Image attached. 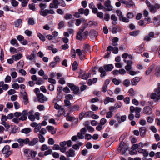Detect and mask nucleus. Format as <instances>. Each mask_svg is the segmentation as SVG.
<instances>
[{
	"instance_id": "a211bd4d",
	"label": "nucleus",
	"mask_w": 160,
	"mask_h": 160,
	"mask_svg": "<svg viewBox=\"0 0 160 160\" xmlns=\"http://www.w3.org/2000/svg\"><path fill=\"white\" fill-rule=\"evenodd\" d=\"M38 142V138H34L31 141L29 140V142L28 143L29 146H34Z\"/></svg>"
},
{
	"instance_id": "f257e3e1",
	"label": "nucleus",
	"mask_w": 160,
	"mask_h": 160,
	"mask_svg": "<svg viewBox=\"0 0 160 160\" xmlns=\"http://www.w3.org/2000/svg\"><path fill=\"white\" fill-rule=\"evenodd\" d=\"M113 68L112 64L104 65L103 67H100L99 69V71L101 73V77H103L106 75V71H111Z\"/></svg>"
},
{
	"instance_id": "c9c22d12",
	"label": "nucleus",
	"mask_w": 160,
	"mask_h": 160,
	"mask_svg": "<svg viewBox=\"0 0 160 160\" xmlns=\"http://www.w3.org/2000/svg\"><path fill=\"white\" fill-rule=\"evenodd\" d=\"M31 131V129L29 128H25L22 130V132L25 134H28Z\"/></svg>"
},
{
	"instance_id": "de8ad7c7",
	"label": "nucleus",
	"mask_w": 160,
	"mask_h": 160,
	"mask_svg": "<svg viewBox=\"0 0 160 160\" xmlns=\"http://www.w3.org/2000/svg\"><path fill=\"white\" fill-rule=\"evenodd\" d=\"M155 74L157 76H159L160 75V68H157L155 69Z\"/></svg>"
},
{
	"instance_id": "c756f323",
	"label": "nucleus",
	"mask_w": 160,
	"mask_h": 160,
	"mask_svg": "<svg viewBox=\"0 0 160 160\" xmlns=\"http://www.w3.org/2000/svg\"><path fill=\"white\" fill-rule=\"evenodd\" d=\"M114 101V99L113 98L109 97H107L106 98L104 103L105 104H106L109 102H113Z\"/></svg>"
},
{
	"instance_id": "3c124183",
	"label": "nucleus",
	"mask_w": 160,
	"mask_h": 160,
	"mask_svg": "<svg viewBox=\"0 0 160 160\" xmlns=\"http://www.w3.org/2000/svg\"><path fill=\"white\" fill-rule=\"evenodd\" d=\"M72 68H73V70H75L77 69L78 64L76 61H74L72 65Z\"/></svg>"
},
{
	"instance_id": "bf43d9fd",
	"label": "nucleus",
	"mask_w": 160,
	"mask_h": 160,
	"mask_svg": "<svg viewBox=\"0 0 160 160\" xmlns=\"http://www.w3.org/2000/svg\"><path fill=\"white\" fill-rule=\"evenodd\" d=\"M37 154V152L36 151L32 150L31 153V156L32 158H34L35 157L36 155Z\"/></svg>"
},
{
	"instance_id": "052dcab7",
	"label": "nucleus",
	"mask_w": 160,
	"mask_h": 160,
	"mask_svg": "<svg viewBox=\"0 0 160 160\" xmlns=\"http://www.w3.org/2000/svg\"><path fill=\"white\" fill-rule=\"evenodd\" d=\"M107 120L105 118L101 119L100 121V124L103 125H104L107 122Z\"/></svg>"
},
{
	"instance_id": "7ed1b4c3",
	"label": "nucleus",
	"mask_w": 160,
	"mask_h": 160,
	"mask_svg": "<svg viewBox=\"0 0 160 160\" xmlns=\"http://www.w3.org/2000/svg\"><path fill=\"white\" fill-rule=\"evenodd\" d=\"M151 99H153L154 102H157L160 99V88H158L154 92L152 93L150 95Z\"/></svg>"
},
{
	"instance_id": "412c9836",
	"label": "nucleus",
	"mask_w": 160,
	"mask_h": 160,
	"mask_svg": "<svg viewBox=\"0 0 160 160\" xmlns=\"http://www.w3.org/2000/svg\"><path fill=\"white\" fill-rule=\"evenodd\" d=\"M46 128L48 131L50 132L52 134H53L55 133L56 130L54 128L53 126H47Z\"/></svg>"
},
{
	"instance_id": "4d7b16f0",
	"label": "nucleus",
	"mask_w": 160,
	"mask_h": 160,
	"mask_svg": "<svg viewBox=\"0 0 160 160\" xmlns=\"http://www.w3.org/2000/svg\"><path fill=\"white\" fill-rule=\"evenodd\" d=\"M128 92L129 93L130 95L131 96H134L135 95V92L132 88H131L129 90Z\"/></svg>"
},
{
	"instance_id": "ea45409f",
	"label": "nucleus",
	"mask_w": 160,
	"mask_h": 160,
	"mask_svg": "<svg viewBox=\"0 0 160 160\" xmlns=\"http://www.w3.org/2000/svg\"><path fill=\"white\" fill-rule=\"evenodd\" d=\"M38 136L39 138L40 142H44L45 140V138L41 134H38Z\"/></svg>"
},
{
	"instance_id": "cd10ccee",
	"label": "nucleus",
	"mask_w": 160,
	"mask_h": 160,
	"mask_svg": "<svg viewBox=\"0 0 160 160\" xmlns=\"http://www.w3.org/2000/svg\"><path fill=\"white\" fill-rule=\"evenodd\" d=\"M138 152L142 154L144 156H147L148 155V153L145 149H139Z\"/></svg>"
},
{
	"instance_id": "9d476101",
	"label": "nucleus",
	"mask_w": 160,
	"mask_h": 160,
	"mask_svg": "<svg viewBox=\"0 0 160 160\" xmlns=\"http://www.w3.org/2000/svg\"><path fill=\"white\" fill-rule=\"evenodd\" d=\"M76 53L79 56L81 60H82L85 57V52L83 50H81L80 49H78L76 50Z\"/></svg>"
},
{
	"instance_id": "13d9d810",
	"label": "nucleus",
	"mask_w": 160,
	"mask_h": 160,
	"mask_svg": "<svg viewBox=\"0 0 160 160\" xmlns=\"http://www.w3.org/2000/svg\"><path fill=\"white\" fill-rule=\"evenodd\" d=\"M112 82L115 84L118 85L120 83L121 81L120 80H118L116 78H114L113 79Z\"/></svg>"
},
{
	"instance_id": "c03bdc74",
	"label": "nucleus",
	"mask_w": 160,
	"mask_h": 160,
	"mask_svg": "<svg viewBox=\"0 0 160 160\" xmlns=\"http://www.w3.org/2000/svg\"><path fill=\"white\" fill-rule=\"evenodd\" d=\"M130 81L128 79H125L123 82V84L126 87H128L130 84Z\"/></svg>"
},
{
	"instance_id": "338daca9",
	"label": "nucleus",
	"mask_w": 160,
	"mask_h": 160,
	"mask_svg": "<svg viewBox=\"0 0 160 160\" xmlns=\"http://www.w3.org/2000/svg\"><path fill=\"white\" fill-rule=\"evenodd\" d=\"M12 87L15 89H18L19 88V85L17 83H13L12 85Z\"/></svg>"
},
{
	"instance_id": "a18cd8bd",
	"label": "nucleus",
	"mask_w": 160,
	"mask_h": 160,
	"mask_svg": "<svg viewBox=\"0 0 160 160\" xmlns=\"http://www.w3.org/2000/svg\"><path fill=\"white\" fill-rule=\"evenodd\" d=\"M150 12L153 13H155L157 11V9H156L155 7L154 6L152 5L149 8Z\"/></svg>"
},
{
	"instance_id": "680f3d73",
	"label": "nucleus",
	"mask_w": 160,
	"mask_h": 160,
	"mask_svg": "<svg viewBox=\"0 0 160 160\" xmlns=\"http://www.w3.org/2000/svg\"><path fill=\"white\" fill-rule=\"evenodd\" d=\"M12 5L13 7H16L18 6V3L15 0L12 1L11 2Z\"/></svg>"
},
{
	"instance_id": "e2e57ef3",
	"label": "nucleus",
	"mask_w": 160,
	"mask_h": 160,
	"mask_svg": "<svg viewBox=\"0 0 160 160\" xmlns=\"http://www.w3.org/2000/svg\"><path fill=\"white\" fill-rule=\"evenodd\" d=\"M19 72L22 75L25 76L27 74L26 71L24 69H21L19 70Z\"/></svg>"
},
{
	"instance_id": "ddd939ff",
	"label": "nucleus",
	"mask_w": 160,
	"mask_h": 160,
	"mask_svg": "<svg viewBox=\"0 0 160 160\" xmlns=\"http://www.w3.org/2000/svg\"><path fill=\"white\" fill-rule=\"evenodd\" d=\"M74 151L72 149H70L65 152V154L68 157H73L75 155Z\"/></svg>"
},
{
	"instance_id": "c85d7f7f",
	"label": "nucleus",
	"mask_w": 160,
	"mask_h": 160,
	"mask_svg": "<svg viewBox=\"0 0 160 160\" xmlns=\"http://www.w3.org/2000/svg\"><path fill=\"white\" fill-rule=\"evenodd\" d=\"M154 68V65H152L150 66L148 68V69L146 71L145 73L146 75H149L152 72V71L153 69Z\"/></svg>"
},
{
	"instance_id": "f3484780",
	"label": "nucleus",
	"mask_w": 160,
	"mask_h": 160,
	"mask_svg": "<svg viewBox=\"0 0 160 160\" xmlns=\"http://www.w3.org/2000/svg\"><path fill=\"white\" fill-rule=\"evenodd\" d=\"M90 74V73H89V74L88 75L84 72H81L79 75V77L82 79H87L88 78Z\"/></svg>"
},
{
	"instance_id": "e433bc0d",
	"label": "nucleus",
	"mask_w": 160,
	"mask_h": 160,
	"mask_svg": "<svg viewBox=\"0 0 160 160\" xmlns=\"http://www.w3.org/2000/svg\"><path fill=\"white\" fill-rule=\"evenodd\" d=\"M90 48L91 47L88 44H86L84 45V47L83 48V51H84V52H87L89 50H90Z\"/></svg>"
},
{
	"instance_id": "f8f14e48",
	"label": "nucleus",
	"mask_w": 160,
	"mask_h": 160,
	"mask_svg": "<svg viewBox=\"0 0 160 160\" xmlns=\"http://www.w3.org/2000/svg\"><path fill=\"white\" fill-rule=\"evenodd\" d=\"M27 111L26 110H23L22 112V115L21 117L19 118L20 120L24 121L27 119Z\"/></svg>"
},
{
	"instance_id": "20e7f679",
	"label": "nucleus",
	"mask_w": 160,
	"mask_h": 160,
	"mask_svg": "<svg viewBox=\"0 0 160 160\" xmlns=\"http://www.w3.org/2000/svg\"><path fill=\"white\" fill-rule=\"evenodd\" d=\"M39 13L41 15L45 17L48 14H54L55 12L52 9H44L41 10L39 11Z\"/></svg>"
},
{
	"instance_id": "a878e982",
	"label": "nucleus",
	"mask_w": 160,
	"mask_h": 160,
	"mask_svg": "<svg viewBox=\"0 0 160 160\" xmlns=\"http://www.w3.org/2000/svg\"><path fill=\"white\" fill-rule=\"evenodd\" d=\"M98 24L97 22L94 21H90L87 25L88 27H90L92 26H97Z\"/></svg>"
},
{
	"instance_id": "39448f33",
	"label": "nucleus",
	"mask_w": 160,
	"mask_h": 160,
	"mask_svg": "<svg viewBox=\"0 0 160 160\" xmlns=\"http://www.w3.org/2000/svg\"><path fill=\"white\" fill-rule=\"evenodd\" d=\"M17 142L18 143L19 146L21 148L23 147L24 144H27L29 142V138H27L25 139L19 138L17 140Z\"/></svg>"
},
{
	"instance_id": "0e129e2a",
	"label": "nucleus",
	"mask_w": 160,
	"mask_h": 160,
	"mask_svg": "<svg viewBox=\"0 0 160 160\" xmlns=\"http://www.w3.org/2000/svg\"><path fill=\"white\" fill-rule=\"evenodd\" d=\"M11 75L13 78H15L17 76V73L16 72L13 71L11 73Z\"/></svg>"
},
{
	"instance_id": "f03ea898",
	"label": "nucleus",
	"mask_w": 160,
	"mask_h": 160,
	"mask_svg": "<svg viewBox=\"0 0 160 160\" xmlns=\"http://www.w3.org/2000/svg\"><path fill=\"white\" fill-rule=\"evenodd\" d=\"M85 29V28H83L79 30L76 36L77 39L81 40L87 38L89 34V32L87 31L83 32Z\"/></svg>"
},
{
	"instance_id": "09e8293b",
	"label": "nucleus",
	"mask_w": 160,
	"mask_h": 160,
	"mask_svg": "<svg viewBox=\"0 0 160 160\" xmlns=\"http://www.w3.org/2000/svg\"><path fill=\"white\" fill-rule=\"evenodd\" d=\"M135 6V4L132 0H130L129 2H128V4L127 5V7L128 8H130L131 7H133Z\"/></svg>"
},
{
	"instance_id": "4be33fe9",
	"label": "nucleus",
	"mask_w": 160,
	"mask_h": 160,
	"mask_svg": "<svg viewBox=\"0 0 160 160\" xmlns=\"http://www.w3.org/2000/svg\"><path fill=\"white\" fill-rule=\"evenodd\" d=\"M22 56L21 53H18L13 55L12 56V58L15 61L20 59Z\"/></svg>"
},
{
	"instance_id": "f704fd0d",
	"label": "nucleus",
	"mask_w": 160,
	"mask_h": 160,
	"mask_svg": "<svg viewBox=\"0 0 160 160\" xmlns=\"http://www.w3.org/2000/svg\"><path fill=\"white\" fill-rule=\"evenodd\" d=\"M93 112L92 111H88L85 112V118H88L92 116Z\"/></svg>"
},
{
	"instance_id": "1a4fd4ad",
	"label": "nucleus",
	"mask_w": 160,
	"mask_h": 160,
	"mask_svg": "<svg viewBox=\"0 0 160 160\" xmlns=\"http://www.w3.org/2000/svg\"><path fill=\"white\" fill-rule=\"evenodd\" d=\"M40 113L38 112H36L34 115L28 116V118L31 121H34L36 118L38 120L39 119Z\"/></svg>"
},
{
	"instance_id": "774afa93",
	"label": "nucleus",
	"mask_w": 160,
	"mask_h": 160,
	"mask_svg": "<svg viewBox=\"0 0 160 160\" xmlns=\"http://www.w3.org/2000/svg\"><path fill=\"white\" fill-rule=\"evenodd\" d=\"M68 86L72 90H73L77 87L75 86L73 84L71 83H68Z\"/></svg>"
},
{
	"instance_id": "b1692460",
	"label": "nucleus",
	"mask_w": 160,
	"mask_h": 160,
	"mask_svg": "<svg viewBox=\"0 0 160 160\" xmlns=\"http://www.w3.org/2000/svg\"><path fill=\"white\" fill-rule=\"evenodd\" d=\"M140 78L138 77H136L133 78L132 81V83L133 85H137L140 81Z\"/></svg>"
},
{
	"instance_id": "79ce46f5",
	"label": "nucleus",
	"mask_w": 160,
	"mask_h": 160,
	"mask_svg": "<svg viewBox=\"0 0 160 160\" xmlns=\"http://www.w3.org/2000/svg\"><path fill=\"white\" fill-rule=\"evenodd\" d=\"M113 114L112 112L109 111L106 113V117L108 118H111L113 116Z\"/></svg>"
},
{
	"instance_id": "4468645a",
	"label": "nucleus",
	"mask_w": 160,
	"mask_h": 160,
	"mask_svg": "<svg viewBox=\"0 0 160 160\" xmlns=\"http://www.w3.org/2000/svg\"><path fill=\"white\" fill-rule=\"evenodd\" d=\"M40 150L42 151H48L50 150L51 151L50 154H51L52 152V149H50V147L48 146L46 144L42 145L40 148Z\"/></svg>"
},
{
	"instance_id": "423d86ee",
	"label": "nucleus",
	"mask_w": 160,
	"mask_h": 160,
	"mask_svg": "<svg viewBox=\"0 0 160 160\" xmlns=\"http://www.w3.org/2000/svg\"><path fill=\"white\" fill-rule=\"evenodd\" d=\"M110 0H108L105 2L104 4V7H103L105 10L107 11H111L112 10L113 8L110 5Z\"/></svg>"
},
{
	"instance_id": "864d4df0",
	"label": "nucleus",
	"mask_w": 160,
	"mask_h": 160,
	"mask_svg": "<svg viewBox=\"0 0 160 160\" xmlns=\"http://www.w3.org/2000/svg\"><path fill=\"white\" fill-rule=\"evenodd\" d=\"M14 106L15 108L16 109H18L20 107V105L18 102L16 101L14 102Z\"/></svg>"
},
{
	"instance_id": "37998d69",
	"label": "nucleus",
	"mask_w": 160,
	"mask_h": 160,
	"mask_svg": "<svg viewBox=\"0 0 160 160\" xmlns=\"http://www.w3.org/2000/svg\"><path fill=\"white\" fill-rule=\"evenodd\" d=\"M24 66V62L22 61H20L17 64V67L18 68H22Z\"/></svg>"
},
{
	"instance_id": "0eeeda50",
	"label": "nucleus",
	"mask_w": 160,
	"mask_h": 160,
	"mask_svg": "<svg viewBox=\"0 0 160 160\" xmlns=\"http://www.w3.org/2000/svg\"><path fill=\"white\" fill-rule=\"evenodd\" d=\"M22 96L23 99V102L25 105H27L28 102V95L26 92H21Z\"/></svg>"
},
{
	"instance_id": "393cba45",
	"label": "nucleus",
	"mask_w": 160,
	"mask_h": 160,
	"mask_svg": "<svg viewBox=\"0 0 160 160\" xmlns=\"http://www.w3.org/2000/svg\"><path fill=\"white\" fill-rule=\"evenodd\" d=\"M139 131L141 136L142 137H143L145 135L146 132L145 128L144 127H142L140 128Z\"/></svg>"
},
{
	"instance_id": "49530a36",
	"label": "nucleus",
	"mask_w": 160,
	"mask_h": 160,
	"mask_svg": "<svg viewBox=\"0 0 160 160\" xmlns=\"http://www.w3.org/2000/svg\"><path fill=\"white\" fill-rule=\"evenodd\" d=\"M28 23L29 25H33L35 24L34 20L32 18H29L28 19Z\"/></svg>"
},
{
	"instance_id": "5fc2aeb1",
	"label": "nucleus",
	"mask_w": 160,
	"mask_h": 160,
	"mask_svg": "<svg viewBox=\"0 0 160 160\" xmlns=\"http://www.w3.org/2000/svg\"><path fill=\"white\" fill-rule=\"evenodd\" d=\"M38 36L39 39L42 41H44L45 40V38L44 36L40 33H38Z\"/></svg>"
},
{
	"instance_id": "bb28decb",
	"label": "nucleus",
	"mask_w": 160,
	"mask_h": 160,
	"mask_svg": "<svg viewBox=\"0 0 160 160\" xmlns=\"http://www.w3.org/2000/svg\"><path fill=\"white\" fill-rule=\"evenodd\" d=\"M10 146L8 145H5L2 150V152L3 154H5L10 149Z\"/></svg>"
},
{
	"instance_id": "6e6552de",
	"label": "nucleus",
	"mask_w": 160,
	"mask_h": 160,
	"mask_svg": "<svg viewBox=\"0 0 160 160\" xmlns=\"http://www.w3.org/2000/svg\"><path fill=\"white\" fill-rule=\"evenodd\" d=\"M59 1L58 0H53L52 2L50 4L49 7L50 8H54L57 9L58 8Z\"/></svg>"
},
{
	"instance_id": "8fccbe9b",
	"label": "nucleus",
	"mask_w": 160,
	"mask_h": 160,
	"mask_svg": "<svg viewBox=\"0 0 160 160\" xmlns=\"http://www.w3.org/2000/svg\"><path fill=\"white\" fill-rule=\"evenodd\" d=\"M1 124L3 125L6 129H8L10 128V125L8 123L6 122H2Z\"/></svg>"
},
{
	"instance_id": "6ab92c4d",
	"label": "nucleus",
	"mask_w": 160,
	"mask_h": 160,
	"mask_svg": "<svg viewBox=\"0 0 160 160\" xmlns=\"http://www.w3.org/2000/svg\"><path fill=\"white\" fill-rule=\"evenodd\" d=\"M51 152V151L50 150H49L48 151H45L44 153L42 152H41L38 153V156L39 157H43L45 156H47L48 155L50 154Z\"/></svg>"
},
{
	"instance_id": "a19ab883",
	"label": "nucleus",
	"mask_w": 160,
	"mask_h": 160,
	"mask_svg": "<svg viewBox=\"0 0 160 160\" xmlns=\"http://www.w3.org/2000/svg\"><path fill=\"white\" fill-rule=\"evenodd\" d=\"M35 56L33 53H32L31 55L27 56V58L29 60H32L35 58Z\"/></svg>"
},
{
	"instance_id": "473e14b6",
	"label": "nucleus",
	"mask_w": 160,
	"mask_h": 160,
	"mask_svg": "<svg viewBox=\"0 0 160 160\" xmlns=\"http://www.w3.org/2000/svg\"><path fill=\"white\" fill-rule=\"evenodd\" d=\"M10 43L13 45H15V46H18V44L17 43V41L15 39H12L10 41Z\"/></svg>"
},
{
	"instance_id": "69168bd1",
	"label": "nucleus",
	"mask_w": 160,
	"mask_h": 160,
	"mask_svg": "<svg viewBox=\"0 0 160 160\" xmlns=\"http://www.w3.org/2000/svg\"><path fill=\"white\" fill-rule=\"evenodd\" d=\"M86 127L87 129L90 132H92L94 131V128L90 126H88Z\"/></svg>"
},
{
	"instance_id": "dca6fc26",
	"label": "nucleus",
	"mask_w": 160,
	"mask_h": 160,
	"mask_svg": "<svg viewBox=\"0 0 160 160\" xmlns=\"http://www.w3.org/2000/svg\"><path fill=\"white\" fill-rule=\"evenodd\" d=\"M153 22L154 24L156 26H158L160 25V16H158L157 17H155L153 18Z\"/></svg>"
},
{
	"instance_id": "7c9ffc66",
	"label": "nucleus",
	"mask_w": 160,
	"mask_h": 160,
	"mask_svg": "<svg viewBox=\"0 0 160 160\" xmlns=\"http://www.w3.org/2000/svg\"><path fill=\"white\" fill-rule=\"evenodd\" d=\"M90 36L92 38H96L97 36V32L94 30H92L90 32Z\"/></svg>"
},
{
	"instance_id": "5701e85b",
	"label": "nucleus",
	"mask_w": 160,
	"mask_h": 160,
	"mask_svg": "<svg viewBox=\"0 0 160 160\" xmlns=\"http://www.w3.org/2000/svg\"><path fill=\"white\" fill-rule=\"evenodd\" d=\"M141 111V108L138 107H136L135 117L136 118H139L140 117V112Z\"/></svg>"
},
{
	"instance_id": "2eb2a0df",
	"label": "nucleus",
	"mask_w": 160,
	"mask_h": 160,
	"mask_svg": "<svg viewBox=\"0 0 160 160\" xmlns=\"http://www.w3.org/2000/svg\"><path fill=\"white\" fill-rule=\"evenodd\" d=\"M143 112L147 114H150L152 113V109L149 106H146L143 109Z\"/></svg>"
},
{
	"instance_id": "aec40b11",
	"label": "nucleus",
	"mask_w": 160,
	"mask_h": 160,
	"mask_svg": "<svg viewBox=\"0 0 160 160\" xmlns=\"http://www.w3.org/2000/svg\"><path fill=\"white\" fill-rule=\"evenodd\" d=\"M79 109L80 107L77 104L74 105L70 108V111L72 112L79 111Z\"/></svg>"
},
{
	"instance_id": "6e6d98bb",
	"label": "nucleus",
	"mask_w": 160,
	"mask_h": 160,
	"mask_svg": "<svg viewBox=\"0 0 160 160\" xmlns=\"http://www.w3.org/2000/svg\"><path fill=\"white\" fill-rule=\"evenodd\" d=\"M11 77L9 75L6 76L5 79V82L7 83L11 82Z\"/></svg>"
},
{
	"instance_id": "603ef678",
	"label": "nucleus",
	"mask_w": 160,
	"mask_h": 160,
	"mask_svg": "<svg viewBox=\"0 0 160 160\" xmlns=\"http://www.w3.org/2000/svg\"><path fill=\"white\" fill-rule=\"evenodd\" d=\"M6 107L7 108L11 109L13 108V104L11 102H8L7 103Z\"/></svg>"
},
{
	"instance_id": "9b49d317",
	"label": "nucleus",
	"mask_w": 160,
	"mask_h": 160,
	"mask_svg": "<svg viewBox=\"0 0 160 160\" xmlns=\"http://www.w3.org/2000/svg\"><path fill=\"white\" fill-rule=\"evenodd\" d=\"M38 97L39 98V101L41 103H43L48 100V98L42 93H39Z\"/></svg>"
},
{
	"instance_id": "4c0bfd02",
	"label": "nucleus",
	"mask_w": 160,
	"mask_h": 160,
	"mask_svg": "<svg viewBox=\"0 0 160 160\" xmlns=\"http://www.w3.org/2000/svg\"><path fill=\"white\" fill-rule=\"evenodd\" d=\"M18 131L17 127L15 126H12L11 127V132L13 133H15Z\"/></svg>"
},
{
	"instance_id": "58836bf2",
	"label": "nucleus",
	"mask_w": 160,
	"mask_h": 160,
	"mask_svg": "<svg viewBox=\"0 0 160 160\" xmlns=\"http://www.w3.org/2000/svg\"><path fill=\"white\" fill-rule=\"evenodd\" d=\"M114 118L117 119L118 123H121V117L120 113H118L116 114L114 116Z\"/></svg>"
},
{
	"instance_id": "2f4dec72",
	"label": "nucleus",
	"mask_w": 160,
	"mask_h": 160,
	"mask_svg": "<svg viewBox=\"0 0 160 160\" xmlns=\"http://www.w3.org/2000/svg\"><path fill=\"white\" fill-rule=\"evenodd\" d=\"M31 151V150L29 149H25L24 151V154L25 156L27 157H29L30 156Z\"/></svg>"
},
{
	"instance_id": "72a5a7b5",
	"label": "nucleus",
	"mask_w": 160,
	"mask_h": 160,
	"mask_svg": "<svg viewBox=\"0 0 160 160\" xmlns=\"http://www.w3.org/2000/svg\"><path fill=\"white\" fill-rule=\"evenodd\" d=\"M22 22V20L21 19H18L16 21L14 22L15 27L17 28L21 24Z\"/></svg>"
}]
</instances>
